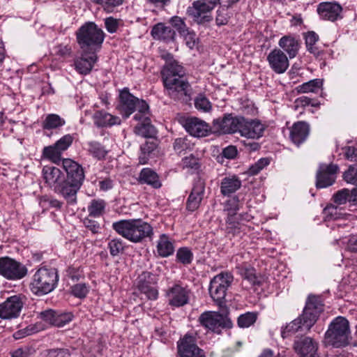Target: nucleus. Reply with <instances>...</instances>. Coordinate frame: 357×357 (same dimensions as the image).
<instances>
[{"mask_svg":"<svg viewBox=\"0 0 357 357\" xmlns=\"http://www.w3.org/2000/svg\"><path fill=\"white\" fill-rule=\"evenodd\" d=\"M123 0H104L101 8L107 13H112L114 9L121 6Z\"/></svg>","mask_w":357,"mask_h":357,"instance_id":"obj_60","label":"nucleus"},{"mask_svg":"<svg viewBox=\"0 0 357 357\" xmlns=\"http://www.w3.org/2000/svg\"><path fill=\"white\" fill-rule=\"evenodd\" d=\"M118 109L124 119L128 118L137 109L139 98L130 92L128 87L119 91Z\"/></svg>","mask_w":357,"mask_h":357,"instance_id":"obj_17","label":"nucleus"},{"mask_svg":"<svg viewBox=\"0 0 357 357\" xmlns=\"http://www.w3.org/2000/svg\"><path fill=\"white\" fill-rule=\"evenodd\" d=\"M169 23L176 29L180 36L185 37V39L190 40L187 41L188 46L192 48L195 45V33L189 29L184 19L179 16L174 15L169 20Z\"/></svg>","mask_w":357,"mask_h":357,"instance_id":"obj_27","label":"nucleus"},{"mask_svg":"<svg viewBox=\"0 0 357 357\" xmlns=\"http://www.w3.org/2000/svg\"><path fill=\"white\" fill-rule=\"evenodd\" d=\"M56 311L52 309L46 310L40 313V318L44 321L54 326Z\"/></svg>","mask_w":357,"mask_h":357,"instance_id":"obj_63","label":"nucleus"},{"mask_svg":"<svg viewBox=\"0 0 357 357\" xmlns=\"http://www.w3.org/2000/svg\"><path fill=\"white\" fill-rule=\"evenodd\" d=\"M352 190L343 188L335 192L331 198L333 204L341 206L347 204V202L352 203Z\"/></svg>","mask_w":357,"mask_h":357,"instance_id":"obj_42","label":"nucleus"},{"mask_svg":"<svg viewBox=\"0 0 357 357\" xmlns=\"http://www.w3.org/2000/svg\"><path fill=\"white\" fill-rule=\"evenodd\" d=\"M310 131V124L305 121L295 122L289 128V139L296 146H299L307 139Z\"/></svg>","mask_w":357,"mask_h":357,"instance_id":"obj_25","label":"nucleus"},{"mask_svg":"<svg viewBox=\"0 0 357 357\" xmlns=\"http://www.w3.org/2000/svg\"><path fill=\"white\" fill-rule=\"evenodd\" d=\"M24 296L21 294L11 296L0 304V318L12 319L17 318L24 306Z\"/></svg>","mask_w":357,"mask_h":357,"instance_id":"obj_14","label":"nucleus"},{"mask_svg":"<svg viewBox=\"0 0 357 357\" xmlns=\"http://www.w3.org/2000/svg\"><path fill=\"white\" fill-rule=\"evenodd\" d=\"M162 83L166 79H172L178 77L185 76V72L183 66L178 62L165 63L160 71Z\"/></svg>","mask_w":357,"mask_h":357,"instance_id":"obj_33","label":"nucleus"},{"mask_svg":"<svg viewBox=\"0 0 357 357\" xmlns=\"http://www.w3.org/2000/svg\"><path fill=\"white\" fill-rule=\"evenodd\" d=\"M158 275L149 271H143L136 280V286L140 293L144 294L149 300H156L158 297L157 284Z\"/></svg>","mask_w":357,"mask_h":357,"instance_id":"obj_11","label":"nucleus"},{"mask_svg":"<svg viewBox=\"0 0 357 357\" xmlns=\"http://www.w3.org/2000/svg\"><path fill=\"white\" fill-rule=\"evenodd\" d=\"M220 0H197L187 8L186 14L198 25L208 27L213 21L212 10Z\"/></svg>","mask_w":357,"mask_h":357,"instance_id":"obj_7","label":"nucleus"},{"mask_svg":"<svg viewBox=\"0 0 357 357\" xmlns=\"http://www.w3.org/2000/svg\"><path fill=\"white\" fill-rule=\"evenodd\" d=\"M312 327V294H310L305 302L302 314L294 319L284 327L282 328L281 335L282 338H287L296 332L307 333Z\"/></svg>","mask_w":357,"mask_h":357,"instance_id":"obj_5","label":"nucleus"},{"mask_svg":"<svg viewBox=\"0 0 357 357\" xmlns=\"http://www.w3.org/2000/svg\"><path fill=\"white\" fill-rule=\"evenodd\" d=\"M190 290L180 284H175L166 291L168 304L173 307H182L189 302Z\"/></svg>","mask_w":357,"mask_h":357,"instance_id":"obj_18","label":"nucleus"},{"mask_svg":"<svg viewBox=\"0 0 357 357\" xmlns=\"http://www.w3.org/2000/svg\"><path fill=\"white\" fill-rule=\"evenodd\" d=\"M186 132L195 137H203L211 132V126L197 117H188L183 123Z\"/></svg>","mask_w":357,"mask_h":357,"instance_id":"obj_22","label":"nucleus"},{"mask_svg":"<svg viewBox=\"0 0 357 357\" xmlns=\"http://www.w3.org/2000/svg\"><path fill=\"white\" fill-rule=\"evenodd\" d=\"M87 145L88 151L93 158L99 160L105 158L108 151L101 143L96 141H91L87 143Z\"/></svg>","mask_w":357,"mask_h":357,"instance_id":"obj_43","label":"nucleus"},{"mask_svg":"<svg viewBox=\"0 0 357 357\" xmlns=\"http://www.w3.org/2000/svg\"><path fill=\"white\" fill-rule=\"evenodd\" d=\"M75 318L74 314L70 312L56 311L54 326L61 328L72 321Z\"/></svg>","mask_w":357,"mask_h":357,"instance_id":"obj_47","label":"nucleus"},{"mask_svg":"<svg viewBox=\"0 0 357 357\" xmlns=\"http://www.w3.org/2000/svg\"><path fill=\"white\" fill-rule=\"evenodd\" d=\"M137 107L138 112L135 114L134 119L136 121H142L144 118L149 117V106L148 103L142 100L139 99L137 102Z\"/></svg>","mask_w":357,"mask_h":357,"instance_id":"obj_50","label":"nucleus"},{"mask_svg":"<svg viewBox=\"0 0 357 357\" xmlns=\"http://www.w3.org/2000/svg\"><path fill=\"white\" fill-rule=\"evenodd\" d=\"M339 169L336 164H321L316 174V188L321 189L333 185L335 183Z\"/></svg>","mask_w":357,"mask_h":357,"instance_id":"obj_15","label":"nucleus"},{"mask_svg":"<svg viewBox=\"0 0 357 357\" xmlns=\"http://www.w3.org/2000/svg\"><path fill=\"white\" fill-rule=\"evenodd\" d=\"M185 76L174 78L170 80L166 79L163 86L167 94L172 99L175 100H190L192 89Z\"/></svg>","mask_w":357,"mask_h":357,"instance_id":"obj_8","label":"nucleus"},{"mask_svg":"<svg viewBox=\"0 0 357 357\" xmlns=\"http://www.w3.org/2000/svg\"><path fill=\"white\" fill-rule=\"evenodd\" d=\"M241 120H243V116L225 113L213 121V128L215 132L220 134H234L238 132Z\"/></svg>","mask_w":357,"mask_h":357,"instance_id":"obj_12","label":"nucleus"},{"mask_svg":"<svg viewBox=\"0 0 357 357\" xmlns=\"http://www.w3.org/2000/svg\"><path fill=\"white\" fill-rule=\"evenodd\" d=\"M264 126L258 119H248L243 116L238 132L241 136L250 139H259L263 135Z\"/></svg>","mask_w":357,"mask_h":357,"instance_id":"obj_19","label":"nucleus"},{"mask_svg":"<svg viewBox=\"0 0 357 357\" xmlns=\"http://www.w3.org/2000/svg\"><path fill=\"white\" fill-rule=\"evenodd\" d=\"M71 294L78 298H84L86 297L89 287L85 283H78L71 287Z\"/></svg>","mask_w":357,"mask_h":357,"instance_id":"obj_54","label":"nucleus"},{"mask_svg":"<svg viewBox=\"0 0 357 357\" xmlns=\"http://www.w3.org/2000/svg\"><path fill=\"white\" fill-rule=\"evenodd\" d=\"M293 347L299 357H312V338L302 336L294 340Z\"/></svg>","mask_w":357,"mask_h":357,"instance_id":"obj_35","label":"nucleus"},{"mask_svg":"<svg viewBox=\"0 0 357 357\" xmlns=\"http://www.w3.org/2000/svg\"><path fill=\"white\" fill-rule=\"evenodd\" d=\"M237 155L238 150L236 146L229 145L222 149L221 154L217 157V160L218 162L222 164L224 158L233 160L236 158Z\"/></svg>","mask_w":357,"mask_h":357,"instance_id":"obj_49","label":"nucleus"},{"mask_svg":"<svg viewBox=\"0 0 357 357\" xmlns=\"http://www.w3.org/2000/svg\"><path fill=\"white\" fill-rule=\"evenodd\" d=\"M157 252L161 257H167L173 255L174 246L167 234H162L160 236L157 243Z\"/></svg>","mask_w":357,"mask_h":357,"instance_id":"obj_39","label":"nucleus"},{"mask_svg":"<svg viewBox=\"0 0 357 357\" xmlns=\"http://www.w3.org/2000/svg\"><path fill=\"white\" fill-rule=\"evenodd\" d=\"M94 124L98 128L112 127L115 125H120L121 119L114 116L104 110H98L93 115Z\"/></svg>","mask_w":357,"mask_h":357,"instance_id":"obj_31","label":"nucleus"},{"mask_svg":"<svg viewBox=\"0 0 357 357\" xmlns=\"http://www.w3.org/2000/svg\"><path fill=\"white\" fill-rule=\"evenodd\" d=\"M107 248L109 254L113 257L118 256L120 253H123L125 250V245L121 238H113L108 243Z\"/></svg>","mask_w":357,"mask_h":357,"instance_id":"obj_48","label":"nucleus"},{"mask_svg":"<svg viewBox=\"0 0 357 357\" xmlns=\"http://www.w3.org/2000/svg\"><path fill=\"white\" fill-rule=\"evenodd\" d=\"M140 122L135 126V132L137 135H140L144 138L151 139V137H156L157 130L151 124L149 117L144 118Z\"/></svg>","mask_w":357,"mask_h":357,"instance_id":"obj_36","label":"nucleus"},{"mask_svg":"<svg viewBox=\"0 0 357 357\" xmlns=\"http://www.w3.org/2000/svg\"><path fill=\"white\" fill-rule=\"evenodd\" d=\"M106 202L103 199H92L87 207L89 217L98 218L105 213Z\"/></svg>","mask_w":357,"mask_h":357,"instance_id":"obj_41","label":"nucleus"},{"mask_svg":"<svg viewBox=\"0 0 357 357\" xmlns=\"http://www.w3.org/2000/svg\"><path fill=\"white\" fill-rule=\"evenodd\" d=\"M325 342L335 348L346 347L349 344L351 331L349 321L344 317L335 318L325 333Z\"/></svg>","mask_w":357,"mask_h":357,"instance_id":"obj_4","label":"nucleus"},{"mask_svg":"<svg viewBox=\"0 0 357 357\" xmlns=\"http://www.w3.org/2000/svg\"><path fill=\"white\" fill-rule=\"evenodd\" d=\"M61 153L55 144L45 146L43 150V157L56 164L62 162Z\"/></svg>","mask_w":357,"mask_h":357,"instance_id":"obj_45","label":"nucleus"},{"mask_svg":"<svg viewBox=\"0 0 357 357\" xmlns=\"http://www.w3.org/2000/svg\"><path fill=\"white\" fill-rule=\"evenodd\" d=\"M343 179L348 183L357 185V165L349 166L343 174Z\"/></svg>","mask_w":357,"mask_h":357,"instance_id":"obj_55","label":"nucleus"},{"mask_svg":"<svg viewBox=\"0 0 357 357\" xmlns=\"http://www.w3.org/2000/svg\"><path fill=\"white\" fill-rule=\"evenodd\" d=\"M66 123V121L59 115L56 114H47L42 123V128L44 130L57 129Z\"/></svg>","mask_w":357,"mask_h":357,"instance_id":"obj_40","label":"nucleus"},{"mask_svg":"<svg viewBox=\"0 0 357 357\" xmlns=\"http://www.w3.org/2000/svg\"><path fill=\"white\" fill-rule=\"evenodd\" d=\"M159 144V140L157 137H151L140 146V154L139 155V163L145 165L148 163L150 158L155 155Z\"/></svg>","mask_w":357,"mask_h":357,"instance_id":"obj_32","label":"nucleus"},{"mask_svg":"<svg viewBox=\"0 0 357 357\" xmlns=\"http://www.w3.org/2000/svg\"><path fill=\"white\" fill-rule=\"evenodd\" d=\"M195 106L198 110L207 112L211 109V103L202 93H199L195 99Z\"/></svg>","mask_w":357,"mask_h":357,"instance_id":"obj_53","label":"nucleus"},{"mask_svg":"<svg viewBox=\"0 0 357 357\" xmlns=\"http://www.w3.org/2000/svg\"><path fill=\"white\" fill-rule=\"evenodd\" d=\"M62 167L66 173L65 178L76 182L80 186L83 185L85 174L84 168L80 164L72 159L64 158L62 160Z\"/></svg>","mask_w":357,"mask_h":357,"instance_id":"obj_21","label":"nucleus"},{"mask_svg":"<svg viewBox=\"0 0 357 357\" xmlns=\"http://www.w3.org/2000/svg\"><path fill=\"white\" fill-rule=\"evenodd\" d=\"M31 350L28 347L18 348L11 352V357H29Z\"/></svg>","mask_w":357,"mask_h":357,"instance_id":"obj_64","label":"nucleus"},{"mask_svg":"<svg viewBox=\"0 0 357 357\" xmlns=\"http://www.w3.org/2000/svg\"><path fill=\"white\" fill-rule=\"evenodd\" d=\"M323 213L328 220L339 219L342 215L339 211V206L333 203L328 204L324 208Z\"/></svg>","mask_w":357,"mask_h":357,"instance_id":"obj_51","label":"nucleus"},{"mask_svg":"<svg viewBox=\"0 0 357 357\" xmlns=\"http://www.w3.org/2000/svg\"><path fill=\"white\" fill-rule=\"evenodd\" d=\"M119 26V20L114 18L113 17H109L105 20V27L109 33H116Z\"/></svg>","mask_w":357,"mask_h":357,"instance_id":"obj_59","label":"nucleus"},{"mask_svg":"<svg viewBox=\"0 0 357 357\" xmlns=\"http://www.w3.org/2000/svg\"><path fill=\"white\" fill-rule=\"evenodd\" d=\"M76 42L84 53H98L100 51L105 38L103 30L94 22H84L75 32Z\"/></svg>","mask_w":357,"mask_h":357,"instance_id":"obj_1","label":"nucleus"},{"mask_svg":"<svg viewBox=\"0 0 357 357\" xmlns=\"http://www.w3.org/2000/svg\"><path fill=\"white\" fill-rule=\"evenodd\" d=\"M182 163L183 167L190 168L194 170H198L201 167L199 159L195 157L193 154L184 157L182 159Z\"/></svg>","mask_w":357,"mask_h":357,"instance_id":"obj_56","label":"nucleus"},{"mask_svg":"<svg viewBox=\"0 0 357 357\" xmlns=\"http://www.w3.org/2000/svg\"><path fill=\"white\" fill-rule=\"evenodd\" d=\"M257 312H247L241 314L237 319V325L241 328H246L252 326L257 320Z\"/></svg>","mask_w":357,"mask_h":357,"instance_id":"obj_44","label":"nucleus"},{"mask_svg":"<svg viewBox=\"0 0 357 357\" xmlns=\"http://www.w3.org/2000/svg\"><path fill=\"white\" fill-rule=\"evenodd\" d=\"M225 207L228 213H236L240 209L238 197L234 196L228 199L225 203Z\"/></svg>","mask_w":357,"mask_h":357,"instance_id":"obj_62","label":"nucleus"},{"mask_svg":"<svg viewBox=\"0 0 357 357\" xmlns=\"http://www.w3.org/2000/svg\"><path fill=\"white\" fill-rule=\"evenodd\" d=\"M43 178L45 182L51 187L54 189L61 178L64 176L63 172L56 167H48L45 166L43 169Z\"/></svg>","mask_w":357,"mask_h":357,"instance_id":"obj_38","label":"nucleus"},{"mask_svg":"<svg viewBox=\"0 0 357 357\" xmlns=\"http://www.w3.org/2000/svg\"><path fill=\"white\" fill-rule=\"evenodd\" d=\"M317 13L323 20L334 22L341 18L342 6L335 2H322L317 7Z\"/></svg>","mask_w":357,"mask_h":357,"instance_id":"obj_26","label":"nucleus"},{"mask_svg":"<svg viewBox=\"0 0 357 357\" xmlns=\"http://www.w3.org/2000/svg\"><path fill=\"white\" fill-rule=\"evenodd\" d=\"M193 253L188 247H181L178 249L176 255V261L185 266L189 265L193 260Z\"/></svg>","mask_w":357,"mask_h":357,"instance_id":"obj_46","label":"nucleus"},{"mask_svg":"<svg viewBox=\"0 0 357 357\" xmlns=\"http://www.w3.org/2000/svg\"><path fill=\"white\" fill-rule=\"evenodd\" d=\"M73 137L67 134L60 138L55 142L56 146L59 149V150L62 153L63 151L67 150L73 144Z\"/></svg>","mask_w":357,"mask_h":357,"instance_id":"obj_57","label":"nucleus"},{"mask_svg":"<svg viewBox=\"0 0 357 357\" xmlns=\"http://www.w3.org/2000/svg\"><path fill=\"white\" fill-rule=\"evenodd\" d=\"M98 53H84L74 59L75 69L81 75L89 74L98 60Z\"/></svg>","mask_w":357,"mask_h":357,"instance_id":"obj_24","label":"nucleus"},{"mask_svg":"<svg viewBox=\"0 0 357 357\" xmlns=\"http://www.w3.org/2000/svg\"><path fill=\"white\" fill-rule=\"evenodd\" d=\"M221 310L222 313L213 312H205L202 313L199 317L200 324L213 332H218L220 328H231L233 327V323L228 317V309Z\"/></svg>","mask_w":357,"mask_h":357,"instance_id":"obj_10","label":"nucleus"},{"mask_svg":"<svg viewBox=\"0 0 357 357\" xmlns=\"http://www.w3.org/2000/svg\"><path fill=\"white\" fill-rule=\"evenodd\" d=\"M226 5L221 6L216 12L215 24L218 26L227 24L230 16Z\"/></svg>","mask_w":357,"mask_h":357,"instance_id":"obj_52","label":"nucleus"},{"mask_svg":"<svg viewBox=\"0 0 357 357\" xmlns=\"http://www.w3.org/2000/svg\"><path fill=\"white\" fill-rule=\"evenodd\" d=\"M112 228L119 234L135 243H143L146 238L152 239L154 234L152 226L142 219L114 222Z\"/></svg>","mask_w":357,"mask_h":357,"instance_id":"obj_2","label":"nucleus"},{"mask_svg":"<svg viewBox=\"0 0 357 357\" xmlns=\"http://www.w3.org/2000/svg\"><path fill=\"white\" fill-rule=\"evenodd\" d=\"M137 180L139 184H146L154 189H158L162 186L159 175L153 169L149 167L143 168L140 171Z\"/></svg>","mask_w":357,"mask_h":357,"instance_id":"obj_30","label":"nucleus"},{"mask_svg":"<svg viewBox=\"0 0 357 357\" xmlns=\"http://www.w3.org/2000/svg\"><path fill=\"white\" fill-rule=\"evenodd\" d=\"M237 268L243 279L252 287H260L264 282V277L260 274L257 275L256 269L250 265L243 264Z\"/></svg>","mask_w":357,"mask_h":357,"instance_id":"obj_29","label":"nucleus"},{"mask_svg":"<svg viewBox=\"0 0 357 357\" xmlns=\"http://www.w3.org/2000/svg\"><path fill=\"white\" fill-rule=\"evenodd\" d=\"M174 149L178 154L185 153V151L188 149L189 144L188 140L185 138H177L175 139L174 144Z\"/></svg>","mask_w":357,"mask_h":357,"instance_id":"obj_58","label":"nucleus"},{"mask_svg":"<svg viewBox=\"0 0 357 357\" xmlns=\"http://www.w3.org/2000/svg\"><path fill=\"white\" fill-rule=\"evenodd\" d=\"M205 192V182L201 178L194 181L192 190L186 201V210L194 212L199 208Z\"/></svg>","mask_w":357,"mask_h":357,"instance_id":"obj_20","label":"nucleus"},{"mask_svg":"<svg viewBox=\"0 0 357 357\" xmlns=\"http://www.w3.org/2000/svg\"><path fill=\"white\" fill-rule=\"evenodd\" d=\"M177 352L180 357H206L204 350L197 345L196 336L190 333L177 342Z\"/></svg>","mask_w":357,"mask_h":357,"instance_id":"obj_13","label":"nucleus"},{"mask_svg":"<svg viewBox=\"0 0 357 357\" xmlns=\"http://www.w3.org/2000/svg\"><path fill=\"white\" fill-rule=\"evenodd\" d=\"M270 68L277 74L284 73L289 68L287 55L280 49L275 48L267 56Z\"/></svg>","mask_w":357,"mask_h":357,"instance_id":"obj_23","label":"nucleus"},{"mask_svg":"<svg viewBox=\"0 0 357 357\" xmlns=\"http://www.w3.org/2000/svg\"><path fill=\"white\" fill-rule=\"evenodd\" d=\"M241 181L236 175L223 178L220 183V192L224 196H230L241 187Z\"/></svg>","mask_w":357,"mask_h":357,"instance_id":"obj_34","label":"nucleus"},{"mask_svg":"<svg viewBox=\"0 0 357 357\" xmlns=\"http://www.w3.org/2000/svg\"><path fill=\"white\" fill-rule=\"evenodd\" d=\"M82 186L65 178H61L60 182L55 185L54 191L63 197L69 205H75L77 203V194Z\"/></svg>","mask_w":357,"mask_h":357,"instance_id":"obj_16","label":"nucleus"},{"mask_svg":"<svg viewBox=\"0 0 357 357\" xmlns=\"http://www.w3.org/2000/svg\"><path fill=\"white\" fill-rule=\"evenodd\" d=\"M151 35L153 39L167 43L174 41L176 36L172 27L162 22H158L152 27Z\"/></svg>","mask_w":357,"mask_h":357,"instance_id":"obj_28","label":"nucleus"},{"mask_svg":"<svg viewBox=\"0 0 357 357\" xmlns=\"http://www.w3.org/2000/svg\"><path fill=\"white\" fill-rule=\"evenodd\" d=\"M233 280V275L228 272H221L211 280L208 292L213 301L220 310L228 309L225 297L228 288L232 284Z\"/></svg>","mask_w":357,"mask_h":357,"instance_id":"obj_6","label":"nucleus"},{"mask_svg":"<svg viewBox=\"0 0 357 357\" xmlns=\"http://www.w3.org/2000/svg\"><path fill=\"white\" fill-rule=\"evenodd\" d=\"M279 46L286 52L290 59L294 58L299 50V43L291 36H282L278 43Z\"/></svg>","mask_w":357,"mask_h":357,"instance_id":"obj_37","label":"nucleus"},{"mask_svg":"<svg viewBox=\"0 0 357 357\" xmlns=\"http://www.w3.org/2000/svg\"><path fill=\"white\" fill-rule=\"evenodd\" d=\"M28 273V269L22 263L5 256L0 257V275L8 280H19Z\"/></svg>","mask_w":357,"mask_h":357,"instance_id":"obj_9","label":"nucleus"},{"mask_svg":"<svg viewBox=\"0 0 357 357\" xmlns=\"http://www.w3.org/2000/svg\"><path fill=\"white\" fill-rule=\"evenodd\" d=\"M58 281L59 275L56 268L41 267L33 274L30 289L33 294L44 296L56 287Z\"/></svg>","mask_w":357,"mask_h":357,"instance_id":"obj_3","label":"nucleus"},{"mask_svg":"<svg viewBox=\"0 0 357 357\" xmlns=\"http://www.w3.org/2000/svg\"><path fill=\"white\" fill-rule=\"evenodd\" d=\"M314 324L324 310V304L320 297L314 296Z\"/></svg>","mask_w":357,"mask_h":357,"instance_id":"obj_61","label":"nucleus"}]
</instances>
